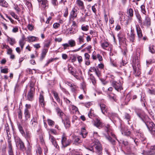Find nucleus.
Masks as SVG:
<instances>
[{
  "mask_svg": "<svg viewBox=\"0 0 155 155\" xmlns=\"http://www.w3.org/2000/svg\"><path fill=\"white\" fill-rule=\"evenodd\" d=\"M93 144L86 147V149L94 152V147L95 149V152L98 155H102V147L98 140H95L93 142Z\"/></svg>",
  "mask_w": 155,
  "mask_h": 155,
  "instance_id": "obj_1",
  "label": "nucleus"
},
{
  "mask_svg": "<svg viewBox=\"0 0 155 155\" xmlns=\"http://www.w3.org/2000/svg\"><path fill=\"white\" fill-rule=\"evenodd\" d=\"M104 129L105 131L107 132L108 135V136L106 135L105 136L106 139L108 140L113 145H115V141L110 136H111V137H114L115 139H116V138L115 135L111 130L110 127V125H107V126H106Z\"/></svg>",
  "mask_w": 155,
  "mask_h": 155,
  "instance_id": "obj_2",
  "label": "nucleus"
},
{
  "mask_svg": "<svg viewBox=\"0 0 155 155\" xmlns=\"http://www.w3.org/2000/svg\"><path fill=\"white\" fill-rule=\"evenodd\" d=\"M149 131L152 134H155V125L152 121H147L145 123Z\"/></svg>",
  "mask_w": 155,
  "mask_h": 155,
  "instance_id": "obj_3",
  "label": "nucleus"
},
{
  "mask_svg": "<svg viewBox=\"0 0 155 155\" xmlns=\"http://www.w3.org/2000/svg\"><path fill=\"white\" fill-rule=\"evenodd\" d=\"M29 87L30 90L28 92L27 95V99L29 101H32L33 98L35 89L32 84H30Z\"/></svg>",
  "mask_w": 155,
  "mask_h": 155,
  "instance_id": "obj_4",
  "label": "nucleus"
},
{
  "mask_svg": "<svg viewBox=\"0 0 155 155\" xmlns=\"http://www.w3.org/2000/svg\"><path fill=\"white\" fill-rule=\"evenodd\" d=\"M134 73L136 76H138L140 74V65L139 63H136L133 64Z\"/></svg>",
  "mask_w": 155,
  "mask_h": 155,
  "instance_id": "obj_5",
  "label": "nucleus"
},
{
  "mask_svg": "<svg viewBox=\"0 0 155 155\" xmlns=\"http://www.w3.org/2000/svg\"><path fill=\"white\" fill-rule=\"evenodd\" d=\"M121 131L122 134L126 136H129L131 132L128 129L127 127L125 126L122 124L120 125Z\"/></svg>",
  "mask_w": 155,
  "mask_h": 155,
  "instance_id": "obj_6",
  "label": "nucleus"
},
{
  "mask_svg": "<svg viewBox=\"0 0 155 155\" xmlns=\"http://www.w3.org/2000/svg\"><path fill=\"white\" fill-rule=\"evenodd\" d=\"M142 153L143 155H153L155 154V145L151 146L150 150L148 151L143 150Z\"/></svg>",
  "mask_w": 155,
  "mask_h": 155,
  "instance_id": "obj_7",
  "label": "nucleus"
},
{
  "mask_svg": "<svg viewBox=\"0 0 155 155\" xmlns=\"http://www.w3.org/2000/svg\"><path fill=\"white\" fill-rule=\"evenodd\" d=\"M112 84L115 89L118 91H120L122 89L121 84L120 81L117 82L113 81L112 82Z\"/></svg>",
  "mask_w": 155,
  "mask_h": 155,
  "instance_id": "obj_8",
  "label": "nucleus"
},
{
  "mask_svg": "<svg viewBox=\"0 0 155 155\" xmlns=\"http://www.w3.org/2000/svg\"><path fill=\"white\" fill-rule=\"evenodd\" d=\"M61 142L62 147H65L70 144L71 141L69 140H67L66 137L63 135L62 137Z\"/></svg>",
  "mask_w": 155,
  "mask_h": 155,
  "instance_id": "obj_9",
  "label": "nucleus"
},
{
  "mask_svg": "<svg viewBox=\"0 0 155 155\" xmlns=\"http://www.w3.org/2000/svg\"><path fill=\"white\" fill-rule=\"evenodd\" d=\"M151 24V21L150 18L147 15L145 17L144 20L142 22V24H140L142 26H146L147 27H149Z\"/></svg>",
  "mask_w": 155,
  "mask_h": 155,
  "instance_id": "obj_10",
  "label": "nucleus"
},
{
  "mask_svg": "<svg viewBox=\"0 0 155 155\" xmlns=\"http://www.w3.org/2000/svg\"><path fill=\"white\" fill-rule=\"evenodd\" d=\"M49 140L52 143V145L57 149L59 148L58 145L56 140L55 138L52 135H50L49 137Z\"/></svg>",
  "mask_w": 155,
  "mask_h": 155,
  "instance_id": "obj_11",
  "label": "nucleus"
},
{
  "mask_svg": "<svg viewBox=\"0 0 155 155\" xmlns=\"http://www.w3.org/2000/svg\"><path fill=\"white\" fill-rule=\"evenodd\" d=\"M78 11L75 8H73L70 13L69 18L70 19H74L75 18L77 15Z\"/></svg>",
  "mask_w": 155,
  "mask_h": 155,
  "instance_id": "obj_12",
  "label": "nucleus"
},
{
  "mask_svg": "<svg viewBox=\"0 0 155 155\" xmlns=\"http://www.w3.org/2000/svg\"><path fill=\"white\" fill-rule=\"evenodd\" d=\"M119 41L120 42L124 43L126 42V39L125 37L124 34L120 32L117 35Z\"/></svg>",
  "mask_w": 155,
  "mask_h": 155,
  "instance_id": "obj_13",
  "label": "nucleus"
},
{
  "mask_svg": "<svg viewBox=\"0 0 155 155\" xmlns=\"http://www.w3.org/2000/svg\"><path fill=\"white\" fill-rule=\"evenodd\" d=\"M16 145L18 146H19V147L20 150L23 151L25 150L24 143L20 139L18 140L16 143Z\"/></svg>",
  "mask_w": 155,
  "mask_h": 155,
  "instance_id": "obj_14",
  "label": "nucleus"
},
{
  "mask_svg": "<svg viewBox=\"0 0 155 155\" xmlns=\"http://www.w3.org/2000/svg\"><path fill=\"white\" fill-rule=\"evenodd\" d=\"M84 33H83L82 35L78 36V38L76 39L78 45L81 44L84 42Z\"/></svg>",
  "mask_w": 155,
  "mask_h": 155,
  "instance_id": "obj_15",
  "label": "nucleus"
},
{
  "mask_svg": "<svg viewBox=\"0 0 155 155\" xmlns=\"http://www.w3.org/2000/svg\"><path fill=\"white\" fill-rule=\"evenodd\" d=\"M136 27L137 36L139 39H141L143 36L142 30L139 25H136Z\"/></svg>",
  "mask_w": 155,
  "mask_h": 155,
  "instance_id": "obj_16",
  "label": "nucleus"
},
{
  "mask_svg": "<svg viewBox=\"0 0 155 155\" xmlns=\"http://www.w3.org/2000/svg\"><path fill=\"white\" fill-rule=\"evenodd\" d=\"M38 1L41 4V6L43 8L45 9L48 8V3L47 0H38Z\"/></svg>",
  "mask_w": 155,
  "mask_h": 155,
  "instance_id": "obj_17",
  "label": "nucleus"
},
{
  "mask_svg": "<svg viewBox=\"0 0 155 155\" xmlns=\"http://www.w3.org/2000/svg\"><path fill=\"white\" fill-rule=\"evenodd\" d=\"M39 103L41 106L44 107L45 104V102L43 95L41 94H40L39 97Z\"/></svg>",
  "mask_w": 155,
  "mask_h": 155,
  "instance_id": "obj_18",
  "label": "nucleus"
},
{
  "mask_svg": "<svg viewBox=\"0 0 155 155\" xmlns=\"http://www.w3.org/2000/svg\"><path fill=\"white\" fill-rule=\"evenodd\" d=\"M22 135L25 137L27 142L29 143V141L30 140L31 137V133L29 131H26L25 133L24 132V134Z\"/></svg>",
  "mask_w": 155,
  "mask_h": 155,
  "instance_id": "obj_19",
  "label": "nucleus"
},
{
  "mask_svg": "<svg viewBox=\"0 0 155 155\" xmlns=\"http://www.w3.org/2000/svg\"><path fill=\"white\" fill-rule=\"evenodd\" d=\"M135 35L134 30L131 29L130 35L129 37L130 41L132 42H134L135 41Z\"/></svg>",
  "mask_w": 155,
  "mask_h": 155,
  "instance_id": "obj_20",
  "label": "nucleus"
},
{
  "mask_svg": "<svg viewBox=\"0 0 155 155\" xmlns=\"http://www.w3.org/2000/svg\"><path fill=\"white\" fill-rule=\"evenodd\" d=\"M76 3L79 8L81 10H83L84 8V6L83 2L81 0H77Z\"/></svg>",
  "mask_w": 155,
  "mask_h": 155,
  "instance_id": "obj_21",
  "label": "nucleus"
},
{
  "mask_svg": "<svg viewBox=\"0 0 155 155\" xmlns=\"http://www.w3.org/2000/svg\"><path fill=\"white\" fill-rule=\"evenodd\" d=\"M64 121V124L66 128H69L70 126V122L69 120V117H67L64 120H62Z\"/></svg>",
  "mask_w": 155,
  "mask_h": 155,
  "instance_id": "obj_22",
  "label": "nucleus"
},
{
  "mask_svg": "<svg viewBox=\"0 0 155 155\" xmlns=\"http://www.w3.org/2000/svg\"><path fill=\"white\" fill-rule=\"evenodd\" d=\"M7 40L11 45L13 46L16 43L15 39L14 38H11L8 36H7Z\"/></svg>",
  "mask_w": 155,
  "mask_h": 155,
  "instance_id": "obj_23",
  "label": "nucleus"
},
{
  "mask_svg": "<svg viewBox=\"0 0 155 155\" xmlns=\"http://www.w3.org/2000/svg\"><path fill=\"white\" fill-rule=\"evenodd\" d=\"M27 38L28 41L29 42L36 41L38 40L37 37L33 36H29Z\"/></svg>",
  "mask_w": 155,
  "mask_h": 155,
  "instance_id": "obj_24",
  "label": "nucleus"
},
{
  "mask_svg": "<svg viewBox=\"0 0 155 155\" xmlns=\"http://www.w3.org/2000/svg\"><path fill=\"white\" fill-rule=\"evenodd\" d=\"M100 106L102 113L105 114L107 113V108L106 106L104 104H100Z\"/></svg>",
  "mask_w": 155,
  "mask_h": 155,
  "instance_id": "obj_25",
  "label": "nucleus"
},
{
  "mask_svg": "<svg viewBox=\"0 0 155 155\" xmlns=\"http://www.w3.org/2000/svg\"><path fill=\"white\" fill-rule=\"evenodd\" d=\"M48 48H44L42 50L41 54V59L42 60L45 57L48 51Z\"/></svg>",
  "mask_w": 155,
  "mask_h": 155,
  "instance_id": "obj_26",
  "label": "nucleus"
},
{
  "mask_svg": "<svg viewBox=\"0 0 155 155\" xmlns=\"http://www.w3.org/2000/svg\"><path fill=\"white\" fill-rule=\"evenodd\" d=\"M94 125L97 127L102 126V124L101 122L98 119H96L94 121Z\"/></svg>",
  "mask_w": 155,
  "mask_h": 155,
  "instance_id": "obj_27",
  "label": "nucleus"
},
{
  "mask_svg": "<svg viewBox=\"0 0 155 155\" xmlns=\"http://www.w3.org/2000/svg\"><path fill=\"white\" fill-rule=\"evenodd\" d=\"M25 117L26 120H27L30 117V115L28 110L25 109L24 112Z\"/></svg>",
  "mask_w": 155,
  "mask_h": 155,
  "instance_id": "obj_28",
  "label": "nucleus"
},
{
  "mask_svg": "<svg viewBox=\"0 0 155 155\" xmlns=\"http://www.w3.org/2000/svg\"><path fill=\"white\" fill-rule=\"evenodd\" d=\"M127 12L128 17L132 18L133 16L134 11L132 9L130 8L128 9Z\"/></svg>",
  "mask_w": 155,
  "mask_h": 155,
  "instance_id": "obj_29",
  "label": "nucleus"
},
{
  "mask_svg": "<svg viewBox=\"0 0 155 155\" xmlns=\"http://www.w3.org/2000/svg\"><path fill=\"white\" fill-rule=\"evenodd\" d=\"M68 44L69 45V46H70L71 47L75 46L76 45L75 41L73 39H71L68 41Z\"/></svg>",
  "mask_w": 155,
  "mask_h": 155,
  "instance_id": "obj_30",
  "label": "nucleus"
},
{
  "mask_svg": "<svg viewBox=\"0 0 155 155\" xmlns=\"http://www.w3.org/2000/svg\"><path fill=\"white\" fill-rule=\"evenodd\" d=\"M53 94H54V97L56 100L57 101L58 103H60V99L58 96V93L55 91H53Z\"/></svg>",
  "mask_w": 155,
  "mask_h": 155,
  "instance_id": "obj_31",
  "label": "nucleus"
},
{
  "mask_svg": "<svg viewBox=\"0 0 155 155\" xmlns=\"http://www.w3.org/2000/svg\"><path fill=\"white\" fill-rule=\"evenodd\" d=\"M18 129L21 134L22 135L24 134V131L23 129V127L20 123L17 124Z\"/></svg>",
  "mask_w": 155,
  "mask_h": 155,
  "instance_id": "obj_32",
  "label": "nucleus"
},
{
  "mask_svg": "<svg viewBox=\"0 0 155 155\" xmlns=\"http://www.w3.org/2000/svg\"><path fill=\"white\" fill-rule=\"evenodd\" d=\"M8 155H14L12 147H8Z\"/></svg>",
  "mask_w": 155,
  "mask_h": 155,
  "instance_id": "obj_33",
  "label": "nucleus"
},
{
  "mask_svg": "<svg viewBox=\"0 0 155 155\" xmlns=\"http://www.w3.org/2000/svg\"><path fill=\"white\" fill-rule=\"evenodd\" d=\"M48 133L49 134V136L50 135H51V134H52L54 135H57V132L56 130L53 129H50L48 131Z\"/></svg>",
  "mask_w": 155,
  "mask_h": 155,
  "instance_id": "obj_34",
  "label": "nucleus"
},
{
  "mask_svg": "<svg viewBox=\"0 0 155 155\" xmlns=\"http://www.w3.org/2000/svg\"><path fill=\"white\" fill-rule=\"evenodd\" d=\"M31 124L32 126L33 127H35L38 124L37 121V120L33 118L31 121Z\"/></svg>",
  "mask_w": 155,
  "mask_h": 155,
  "instance_id": "obj_35",
  "label": "nucleus"
},
{
  "mask_svg": "<svg viewBox=\"0 0 155 155\" xmlns=\"http://www.w3.org/2000/svg\"><path fill=\"white\" fill-rule=\"evenodd\" d=\"M109 97L111 101H116V96L115 94H110L109 95Z\"/></svg>",
  "mask_w": 155,
  "mask_h": 155,
  "instance_id": "obj_36",
  "label": "nucleus"
},
{
  "mask_svg": "<svg viewBox=\"0 0 155 155\" xmlns=\"http://www.w3.org/2000/svg\"><path fill=\"white\" fill-rule=\"evenodd\" d=\"M58 115L61 118L62 120H64L66 118L68 117V116H66L63 111L61 112Z\"/></svg>",
  "mask_w": 155,
  "mask_h": 155,
  "instance_id": "obj_37",
  "label": "nucleus"
},
{
  "mask_svg": "<svg viewBox=\"0 0 155 155\" xmlns=\"http://www.w3.org/2000/svg\"><path fill=\"white\" fill-rule=\"evenodd\" d=\"M90 78L91 80V81L92 84L94 85H95L96 84V81L94 77L93 76V74H90Z\"/></svg>",
  "mask_w": 155,
  "mask_h": 155,
  "instance_id": "obj_38",
  "label": "nucleus"
},
{
  "mask_svg": "<svg viewBox=\"0 0 155 155\" xmlns=\"http://www.w3.org/2000/svg\"><path fill=\"white\" fill-rule=\"evenodd\" d=\"M149 51L152 53H155V46H150L149 47Z\"/></svg>",
  "mask_w": 155,
  "mask_h": 155,
  "instance_id": "obj_39",
  "label": "nucleus"
},
{
  "mask_svg": "<svg viewBox=\"0 0 155 155\" xmlns=\"http://www.w3.org/2000/svg\"><path fill=\"white\" fill-rule=\"evenodd\" d=\"M8 4L5 0H0V5L6 7L7 6Z\"/></svg>",
  "mask_w": 155,
  "mask_h": 155,
  "instance_id": "obj_40",
  "label": "nucleus"
},
{
  "mask_svg": "<svg viewBox=\"0 0 155 155\" xmlns=\"http://www.w3.org/2000/svg\"><path fill=\"white\" fill-rule=\"evenodd\" d=\"M19 44L21 47V49L22 50L24 45L25 44V41L20 40L19 41Z\"/></svg>",
  "mask_w": 155,
  "mask_h": 155,
  "instance_id": "obj_41",
  "label": "nucleus"
},
{
  "mask_svg": "<svg viewBox=\"0 0 155 155\" xmlns=\"http://www.w3.org/2000/svg\"><path fill=\"white\" fill-rule=\"evenodd\" d=\"M109 45V44L107 42L105 41L102 43L101 44V47L105 49L106 48H107Z\"/></svg>",
  "mask_w": 155,
  "mask_h": 155,
  "instance_id": "obj_42",
  "label": "nucleus"
},
{
  "mask_svg": "<svg viewBox=\"0 0 155 155\" xmlns=\"http://www.w3.org/2000/svg\"><path fill=\"white\" fill-rule=\"evenodd\" d=\"M136 17L138 20L139 23H140V24H142V20L141 18L140 15L138 13H136Z\"/></svg>",
  "mask_w": 155,
  "mask_h": 155,
  "instance_id": "obj_43",
  "label": "nucleus"
},
{
  "mask_svg": "<svg viewBox=\"0 0 155 155\" xmlns=\"http://www.w3.org/2000/svg\"><path fill=\"white\" fill-rule=\"evenodd\" d=\"M124 119L127 120V121L129 123V121L130 120L131 118L130 115L128 114L125 113L124 114ZM128 124H129V123H128Z\"/></svg>",
  "mask_w": 155,
  "mask_h": 155,
  "instance_id": "obj_44",
  "label": "nucleus"
},
{
  "mask_svg": "<svg viewBox=\"0 0 155 155\" xmlns=\"http://www.w3.org/2000/svg\"><path fill=\"white\" fill-rule=\"evenodd\" d=\"M89 28V26L88 25L84 26L82 25L81 27V29L82 30L84 31H87L88 30Z\"/></svg>",
  "mask_w": 155,
  "mask_h": 155,
  "instance_id": "obj_45",
  "label": "nucleus"
},
{
  "mask_svg": "<svg viewBox=\"0 0 155 155\" xmlns=\"http://www.w3.org/2000/svg\"><path fill=\"white\" fill-rule=\"evenodd\" d=\"M25 3L27 6L28 9H31L32 8V5L31 3L27 0L25 1Z\"/></svg>",
  "mask_w": 155,
  "mask_h": 155,
  "instance_id": "obj_46",
  "label": "nucleus"
},
{
  "mask_svg": "<svg viewBox=\"0 0 155 155\" xmlns=\"http://www.w3.org/2000/svg\"><path fill=\"white\" fill-rule=\"evenodd\" d=\"M86 45V43H84L83 44V45H82L80 48H78L77 49H75L74 50L72 51V52H76L78 51H80L81 49H82Z\"/></svg>",
  "mask_w": 155,
  "mask_h": 155,
  "instance_id": "obj_47",
  "label": "nucleus"
},
{
  "mask_svg": "<svg viewBox=\"0 0 155 155\" xmlns=\"http://www.w3.org/2000/svg\"><path fill=\"white\" fill-rule=\"evenodd\" d=\"M36 152L37 155H40L42 153V151L41 147H38L36 150Z\"/></svg>",
  "mask_w": 155,
  "mask_h": 155,
  "instance_id": "obj_48",
  "label": "nucleus"
},
{
  "mask_svg": "<svg viewBox=\"0 0 155 155\" xmlns=\"http://www.w3.org/2000/svg\"><path fill=\"white\" fill-rule=\"evenodd\" d=\"M11 15L15 19L18 20V16L14 12H11L10 13Z\"/></svg>",
  "mask_w": 155,
  "mask_h": 155,
  "instance_id": "obj_49",
  "label": "nucleus"
},
{
  "mask_svg": "<svg viewBox=\"0 0 155 155\" xmlns=\"http://www.w3.org/2000/svg\"><path fill=\"white\" fill-rule=\"evenodd\" d=\"M8 147H12V144L11 142V140H10V137H9L8 135Z\"/></svg>",
  "mask_w": 155,
  "mask_h": 155,
  "instance_id": "obj_50",
  "label": "nucleus"
},
{
  "mask_svg": "<svg viewBox=\"0 0 155 155\" xmlns=\"http://www.w3.org/2000/svg\"><path fill=\"white\" fill-rule=\"evenodd\" d=\"M97 6V5L96 4H95L92 7V11L95 13V14H96L97 10L95 8Z\"/></svg>",
  "mask_w": 155,
  "mask_h": 155,
  "instance_id": "obj_51",
  "label": "nucleus"
},
{
  "mask_svg": "<svg viewBox=\"0 0 155 155\" xmlns=\"http://www.w3.org/2000/svg\"><path fill=\"white\" fill-rule=\"evenodd\" d=\"M48 122L49 125L52 126L54 124V122L51 120L48 119Z\"/></svg>",
  "mask_w": 155,
  "mask_h": 155,
  "instance_id": "obj_52",
  "label": "nucleus"
},
{
  "mask_svg": "<svg viewBox=\"0 0 155 155\" xmlns=\"http://www.w3.org/2000/svg\"><path fill=\"white\" fill-rule=\"evenodd\" d=\"M140 140L142 142H143V143L145 144L146 143L145 141H146V138L143 135H140Z\"/></svg>",
  "mask_w": 155,
  "mask_h": 155,
  "instance_id": "obj_53",
  "label": "nucleus"
},
{
  "mask_svg": "<svg viewBox=\"0 0 155 155\" xmlns=\"http://www.w3.org/2000/svg\"><path fill=\"white\" fill-rule=\"evenodd\" d=\"M97 68L94 67H91L90 68L89 71L88 72V74H90V72H95Z\"/></svg>",
  "mask_w": 155,
  "mask_h": 155,
  "instance_id": "obj_54",
  "label": "nucleus"
},
{
  "mask_svg": "<svg viewBox=\"0 0 155 155\" xmlns=\"http://www.w3.org/2000/svg\"><path fill=\"white\" fill-rule=\"evenodd\" d=\"M93 113V110L91 109L88 114V116L90 118H91L92 116H93L94 114Z\"/></svg>",
  "mask_w": 155,
  "mask_h": 155,
  "instance_id": "obj_55",
  "label": "nucleus"
},
{
  "mask_svg": "<svg viewBox=\"0 0 155 155\" xmlns=\"http://www.w3.org/2000/svg\"><path fill=\"white\" fill-rule=\"evenodd\" d=\"M140 8L143 14H145L146 13V11L145 9V6L143 5H142L141 6Z\"/></svg>",
  "mask_w": 155,
  "mask_h": 155,
  "instance_id": "obj_56",
  "label": "nucleus"
},
{
  "mask_svg": "<svg viewBox=\"0 0 155 155\" xmlns=\"http://www.w3.org/2000/svg\"><path fill=\"white\" fill-rule=\"evenodd\" d=\"M95 72L98 77H99L101 76V72L98 68H96Z\"/></svg>",
  "mask_w": 155,
  "mask_h": 155,
  "instance_id": "obj_57",
  "label": "nucleus"
},
{
  "mask_svg": "<svg viewBox=\"0 0 155 155\" xmlns=\"http://www.w3.org/2000/svg\"><path fill=\"white\" fill-rule=\"evenodd\" d=\"M73 140L75 142H78L80 140L79 138L77 136H73Z\"/></svg>",
  "mask_w": 155,
  "mask_h": 155,
  "instance_id": "obj_58",
  "label": "nucleus"
},
{
  "mask_svg": "<svg viewBox=\"0 0 155 155\" xmlns=\"http://www.w3.org/2000/svg\"><path fill=\"white\" fill-rule=\"evenodd\" d=\"M8 68H4L1 70V72L2 73L6 74L8 72Z\"/></svg>",
  "mask_w": 155,
  "mask_h": 155,
  "instance_id": "obj_59",
  "label": "nucleus"
},
{
  "mask_svg": "<svg viewBox=\"0 0 155 155\" xmlns=\"http://www.w3.org/2000/svg\"><path fill=\"white\" fill-rule=\"evenodd\" d=\"M60 26V24L58 23H55L53 25V28L55 29H57Z\"/></svg>",
  "mask_w": 155,
  "mask_h": 155,
  "instance_id": "obj_60",
  "label": "nucleus"
},
{
  "mask_svg": "<svg viewBox=\"0 0 155 155\" xmlns=\"http://www.w3.org/2000/svg\"><path fill=\"white\" fill-rule=\"evenodd\" d=\"M14 9L17 11V12L18 13L20 11L21 9L18 6V5H15L14 7Z\"/></svg>",
  "mask_w": 155,
  "mask_h": 155,
  "instance_id": "obj_61",
  "label": "nucleus"
},
{
  "mask_svg": "<svg viewBox=\"0 0 155 155\" xmlns=\"http://www.w3.org/2000/svg\"><path fill=\"white\" fill-rule=\"evenodd\" d=\"M87 132H86V130L84 128H83L81 129V132L80 133V134L81 135L84 134H86Z\"/></svg>",
  "mask_w": 155,
  "mask_h": 155,
  "instance_id": "obj_62",
  "label": "nucleus"
},
{
  "mask_svg": "<svg viewBox=\"0 0 155 155\" xmlns=\"http://www.w3.org/2000/svg\"><path fill=\"white\" fill-rule=\"evenodd\" d=\"M62 45L63 46V49L65 50L68 47H69V45L68 43L63 44Z\"/></svg>",
  "mask_w": 155,
  "mask_h": 155,
  "instance_id": "obj_63",
  "label": "nucleus"
},
{
  "mask_svg": "<svg viewBox=\"0 0 155 155\" xmlns=\"http://www.w3.org/2000/svg\"><path fill=\"white\" fill-rule=\"evenodd\" d=\"M137 115L143 121L144 116L143 114L138 113Z\"/></svg>",
  "mask_w": 155,
  "mask_h": 155,
  "instance_id": "obj_64",
  "label": "nucleus"
}]
</instances>
